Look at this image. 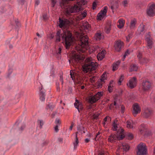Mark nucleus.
<instances>
[{"label": "nucleus", "instance_id": "obj_1", "mask_svg": "<svg viewBox=\"0 0 155 155\" xmlns=\"http://www.w3.org/2000/svg\"><path fill=\"white\" fill-rule=\"evenodd\" d=\"M61 36L63 40L65 42V47L67 49H68L70 46L73 43L74 38L72 33L70 31H66L63 33L61 34L60 31L57 32L56 35V41L59 42L61 40Z\"/></svg>", "mask_w": 155, "mask_h": 155}, {"label": "nucleus", "instance_id": "obj_2", "mask_svg": "<svg viewBox=\"0 0 155 155\" xmlns=\"http://www.w3.org/2000/svg\"><path fill=\"white\" fill-rule=\"evenodd\" d=\"M98 66L97 63L92 61L91 58H88L85 60V63L83 66V70L85 73L95 70Z\"/></svg>", "mask_w": 155, "mask_h": 155}, {"label": "nucleus", "instance_id": "obj_3", "mask_svg": "<svg viewBox=\"0 0 155 155\" xmlns=\"http://www.w3.org/2000/svg\"><path fill=\"white\" fill-rule=\"evenodd\" d=\"M81 2H78L77 4L72 6H65V5L63 4V6L61 5L62 8H64L65 9V12L67 14L69 15L71 13L77 12L83 10V8L80 6Z\"/></svg>", "mask_w": 155, "mask_h": 155}, {"label": "nucleus", "instance_id": "obj_4", "mask_svg": "<svg viewBox=\"0 0 155 155\" xmlns=\"http://www.w3.org/2000/svg\"><path fill=\"white\" fill-rule=\"evenodd\" d=\"M147 148L145 144L140 143L137 146V155H146Z\"/></svg>", "mask_w": 155, "mask_h": 155}, {"label": "nucleus", "instance_id": "obj_5", "mask_svg": "<svg viewBox=\"0 0 155 155\" xmlns=\"http://www.w3.org/2000/svg\"><path fill=\"white\" fill-rule=\"evenodd\" d=\"M88 38L87 36L84 35L80 38L78 45L81 48L87 49L88 47Z\"/></svg>", "mask_w": 155, "mask_h": 155}, {"label": "nucleus", "instance_id": "obj_6", "mask_svg": "<svg viewBox=\"0 0 155 155\" xmlns=\"http://www.w3.org/2000/svg\"><path fill=\"white\" fill-rule=\"evenodd\" d=\"M146 13L150 17L155 15V4L151 3L148 4L147 8Z\"/></svg>", "mask_w": 155, "mask_h": 155}, {"label": "nucleus", "instance_id": "obj_7", "mask_svg": "<svg viewBox=\"0 0 155 155\" xmlns=\"http://www.w3.org/2000/svg\"><path fill=\"white\" fill-rule=\"evenodd\" d=\"M103 95L101 92H98L94 96H91L89 98V101L90 103L93 104L99 100Z\"/></svg>", "mask_w": 155, "mask_h": 155}, {"label": "nucleus", "instance_id": "obj_8", "mask_svg": "<svg viewBox=\"0 0 155 155\" xmlns=\"http://www.w3.org/2000/svg\"><path fill=\"white\" fill-rule=\"evenodd\" d=\"M152 84L149 81H143L142 83V90L144 91H147L149 90L151 87Z\"/></svg>", "mask_w": 155, "mask_h": 155}, {"label": "nucleus", "instance_id": "obj_9", "mask_svg": "<svg viewBox=\"0 0 155 155\" xmlns=\"http://www.w3.org/2000/svg\"><path fill=\"white\" fill-rule=\"evenodd\" d=\"M137 80L135 77H133L130 79L127 83L128 87L132 89L135 87L137 85Z\"/></svg>", "mask_w": 155, "mask_h": 155}, {"label": "nucleus", "instance_id": "obj_10", "mask_svg": "<svg viewBox=\"0 0 155 155\" xmlns=\"http://www.w3.org/2000/svg\"><path fill=\"white\" fill-rule=\"evenodd\" d=\"M133 111L132 113L134 116L141 111L140 108L137 103H135L133 105Z\"/></svg>", "mask_w": 155, "mask_h": 155}, {"label": "nucleus", "instance_id": "obj_11", "mask_svg": "<svg viewBox=\"0 0 155 155\" xmlns=\"http://www.w3.org/2000/svg\"><path fill=\"white\" fill-rule=\"evenodd\" d=\"M107 6H105L104 9L101 10L97 15V19L101 20L104 17V16L106 15L107 12Z\"/></svg>", "mask_w": 155, "mask_h": 155}, {"label": "nucleus", "instance_id": "obj_12", "mask_svg": "<svg viewBox=\"0 0 155 155\" xmlns=\"http://www.w3.org/2000/svg\"><path fill=\"white\" fill-rule=\"evenodd\" d=\"M123 46V43L120 40L116 41L114 44V47L116 51L119 52Z\"/></svg>", "mask_w": 155, "mask_h": 155}, {"label": "nucleus", "instance_id": "obj_13", "mask_svg": "<svg viewBox=\"0 0 155 155\" xmlns=\"http://www.w3.org/2000/svg\"><path fill=\"white\" fill-rule=\"evenodd\" d=\"M152 114V111L151 110L148 108L145 109L143 113V116L146 118L149 117Z\"/></svg>", "mask_w": 155, "mask_h": 155}, {"label": "nucleus", "instance_id": "obj_14", "mask_svg": "<svg viewBox=\"0 0 155 155\" xmlns=\"http://www.w3.org/2000/svg\"><path fill=\"white\" fill-rule=\"evenodd\" d=\"M82 28H83L86 32H88L91 28V25L87 21L84 22L83 23Z\"/></svg>", "mask_w": 155, "mask_h": 155}, {"label": "nucleus", "instance_id": "obj_15", "mask_svg": "<svg viewBox=\"0 0 155 155\" xmlns=\"http://www.w3.org/2000/svg\"><path fill=\"white\" fill-rule=\"evenodd\" d=\"M137 23L136 19L134 18L131 20L130 24L129 25L130 29L132 30H134L136 27V25Z\"/></svg>", "mask_w": 155, "mask_h": 155}, {"label": "nucleus", "instance_id": "obj_16", "mask_svg": "<svg viewBox=\"0 0 155 155\" xmlns=\"http://www.w3.org/2000/svg\"><path fill=\"white\" fill-rule=\"evenodd\" d=\"M111 5L110 8L112 10L113 12L114 13V9H116L118 7V2L116 0H113L111 2Z\"/></svg>", "mask_w": 155, "mask_h": 155}, {"label": "nucleus", "instance_id": "obj_17", "mask_svg": "<svg viewBox=\"0 0 155 155\" xmlns=\"http://www.w3.org/2000/svg\"><path fill=\"white\" fill-rule=\"evenodd\" d=\"M81 59V57L80 55H74L73 57L72 61L74 63H77Z\"/></svg>", "mask_w": 155, "mask_h": 155}, {"label": "nucleus", "instance_id": "obj_18", "mask_svg": "<svg viewBox=\"0 0 155 155\" xmlns=\"http://www.w3.org/2000/svg\"><path fill=\"white\" fill-rule=\"evenodd\" d=\"M74 105L75 108L78 109L79 112H80V110L82 109V106L81 103L79 102L78 101L77 99L76 100L75 102L74 103Z\"/></svg>", "mask_w": 155, "mask_h": 155}, {"label": "nucleus", "instance_id": "obj_19", "mask_svg": "<svg viewBox=\"0 0 155 155\" xmlns=\"http://www.w3.org/2000/svg\"><path fill=\"white\" fill-rule=\"evenodd\" d=\"M118 137H117V134H111L109 137L108 139V141L111 142H113L114 140H117Z\"/></svg>", "mask_w": 155, "mask_h": 155}, {"label": "nucleus", "instance_id": "obj_20", "mask_svg": "<svg viewBox=\"0 0 155 155\" xmlns=\"http://www.w3.org/2000/svg\"><path fill=\"white\" fill-rule=\"evenodd\" d=\"M39 89L40 90V92L39 93V96H40V98L41 101H44L45 100V92L43 91H41L42 89V88H39Z\"/></svg>", "mask_w": 155, "mask_h": 155}, {"label": "nucleus", "instance_id": "obj_21", "mask_svg": "<svg viewBox=\"0 0 155 155\" xmlns=\"http://www.w3.org/2000/svg\"><path fill=\"white\" fill-rule=\"evenodd\" d=\"M119 24L117 25V27L120 29L122 28L124 26L125 21L123 19H120L118 21Z\"/></svg>", "mask_w": 155, "mask_h": 155}, {"label": "nucleus", "instance_id": "obj_22", "mask_svg": "<svg viewBox=\"0 0 155 155\" xmlns=\"http://www.w3.org/2000/svg\"><path fill=\"white\" fill-rule=\"evenodd\" d=\"M105 53L102 51L101 53H99L97 55V58L98 60H101L105 56Z\"/></svg>", "mask_w": 155, "mask_h": 155}, {"label": "nucleus", "instance_id": "obj_23", "mask_svg": "<svg viewBox=\"0 0 155 155\" xmlns=\"http://www.w3.org/2000/svg\"><path fill=\"white\" fill-rule=\"evenodd\" d=\"M138 31L140 34L143 33L144 32V25L141 24L138 28Z\"/></svg>", "mask_w": 155, "mask_h": 155}, {"label": "nucleus", "instance_id": "obj_24", "mask_svg": "<svg viewBox=\"0 0 155 155\" xmlns=\"http://www.w3.org/2000/svg\"><path fill=\"white\" fill-rule=\"evenodd\" d=\"M67 21V20L66 19L64 21L63 20L61 19L60 18H59V26L60 28H62L63 26H64L65 25V24Z\"/></svg>", "mask_w": 155, "mask_h": 155}, {"label": "nucleus", "instance_id": "obj_25", "mask_svg": "<svg viewBox=\"0 0 155 155\" xmlns=\"http://www.w3.org/2000/svg\"><path fill=\"white\" fill-rule=\"evenodd\" d=\"M120 148L123 149L124 150L127 151L129 150L130 146L127 144H122V147H121Z\"/></svg>", "mask_w": 155, "mask_h": 155}, {"label": "nucleus", "instance_id": "obj_26", "mask_svg": "<svg viewBox=\"0 0 155 155\" xmlns=\"http://www.w3.org/2000/svg\"><path fill=\"white\" fill-rule=\"evenodd\" d=\"M120 63V61H118L113 64V71H115L118 69V65Z\"/></svg>", "mask_w": 155, "mask_h": 155}, {"label": "nucleus", "instance_id": "obj_27", "mask_svg": "<svg viewBox=\"0 0 155 155\" xmlns=\"http://www.w3.org/2000/svg\"><path fill=\"white\" fill-rule=\"evenodd\" d=\"M111 29V25L108 24L105 27V31L107 34L109 33Z\"/></svg>", "mask_w": 155, "mask_h": 155}, {"label": "nucleus", "instance_id": "obj_28", "mask_svg": "<svg viewBox=\"0 0 155 155\" xmlns=\"http://www.w3.org/2000/svg\"><path fill=\"white\" fill-rule=\"evenodd\" d=\"M130 68V71H136L138 69V66L135 64L131 65Z\"/></svg>", "mask_w": 155, "mask_h": 155}, {"label": "nucleus", "instance_id": "obj_29", "mask_svg": "<svg viewBox=\"0 0 155 155\" xmlns=\"http://www.w3.org/2000/svg\"><path fill=\"white\" fill-rule=\"evenodd\" d=\"M102 36L100 33H96L94 36V38L95 39L97 40H100Z\"/></svg>", "mask_w": 155, "mask_h": 155}, {"label": "nucleus", "instance_id": "obj_30", "mask_svg": "<svg viewBox=\"0 0 155 155\" xmlns=\"http://www.w3.org/2000/svg\"><path fill=\"white\" fill-rule=\"evenodd\" d=\"M147 44V47L149 48H152V45H153V42L152 39L146 40Z\"/></svg>", "mask_w": 155, "mask_h": 155}, {"label": "nucleus", "instance_id": "obj_31", "mask_svg": "<svg viewBox=\"0 0 155 155\" xmlns=\"http://www.w3.org/2000/svg\"><path fill=\"white\" fill-rule=\"evenodd\" d=\"M87 15V13L84 11L83 13H82L78 17L79 19L80 20L83 19Z\"/></svg>", "mask_w": 155, "mask_h": 155}, {"label": "nucleus", "instance_id": "obj_32", "mask_svg": "<svg viewBox=\"0 0 155 155\" xmlns=\"http://www.w3.org/2000/svg\"><path fill=\"white\" fill-rule=\"evenodd\" d=\"M78 143L79 141L78 140V137H75V141L73 143V144L74 145V149H75L76 148H77Z\"/></svg>", "mask_w": 155, "mask_h": 155}, {"label": "nucleus", "instance_id": "obj_33", "mask_svg": "<svg viewBox=\"0 0 155 155\" xmlns=\"http://www.w3.org/2000/svg\"><path fill=\"white\" fill-rule=\"evenodd\" d=\"M140 62L142 64H143L144 63H147L148 61V60L146 58H144L140 59Z\"/></svg>", "mask_w": 155, "mask_h": 155}, {"label": "nucleus", "instance_id": "obj_34", "mask_svg": "<svg viewBox=\"0 0 155 155\" xmlns=\"http://www.w3.org/2000/svg\"><path fill=\"white\" fill-rule=\"evenodd\" d=\"M113 81H111L110 82L109 86H108V90L110 92H111L112 91V88L113 87V85H112V83H113Z\"/></svg>", "mask_w": 155, "mask_h": 155}, {"label": "nucleus", "instance_id": "obj_35", "mask_svg": "<svg viewBox=\"0 0 155 155\" xmlns=\"http://www.w3.org/2000/svg\"><path fill=\"white\" fill-rule=\"evenodd\" d=\"M106 74L104 73L101 76V78L100 79L101 82H104L105 79H106Z\"/></svg>", "mask_w": 155, "mask_h": 155}, {"label": "nucleus", "instance_id": "obj_36", "mask_svg": "<svg viewBox=\"0 0 155 155\" xmlns=\"http://www.w3.org/2000/svg\"><path fill=\"white\" fill-rule=\"evenodd\" d=\"M54 106L51 104H49L47 105V109H49L52 110L54 107Z\"/></svg>", "mask_w": 155, "mask_h": 155}, {"label": "nucleus", "instance_id": "obj_37", "mask_svg": "<svg viewBox=\"0 0 155 155\" xmlns=\"http://www.w3.org/2000/svg\"><path fill=\"white\" fill-rule=\"evenodd\" d=\"M127 127L128 128H132L133 127V126L132 124H131V123L128 120L127 121Z\"/></svg>", "mask_w": 155, "mask_h": 155}, {"label": "nucleus", "instance_id": "obj_38", "mask_svg": "<svg viewBox=\"0 0 155 155\" xmlns=\"http://www.w3.org/2000/svg\"><path fill=\"white\" fill-rule=\"evenodd\" d=\"M84 128L83 127H81L80 126H78L77 127V130L79 132H81L82 130H84Z\"/></svg>", "mask_w": 155, "mask_h": 155}, {"label": "nucleus", "instance_id": "obj_39", "mask_svg": "<svg viewBox=\"0 0 155 155\" xmlns=\"http://www.w3.org/2000/svg\"><path fill=\"white\" fill-rule=\"evenodd\" d=\"M38 123L40 125V129L42 128V126L44 124V122L42 120H38Z\"/></svg>", "mask_w": 155, "mask_h": 155}, {"label": "nucleus", "instance_id": "obj_40", "mask_svg": "<svg viewBox=\"0 0 155 155\" xmlns=\"http://www.w3.org/2000/svg\"><path fill=\"white\" fill-rule=\"evenodd\" d=\"M133 33H131L126 37V41L127 42H129V40L130 38H132V37Z\"/></svg>", "mask_w": 155, "mask_h": 155}, {"label": "nucleus", "instance_id": "obj_41", "mask_svg": "<svg viewBox=\"0 0 155 155\" xmlns=\"http://www.w3.org/2000/svg\"><path fill=\"white\" fill-rule=\"evenodd\" d=\"M124 78V75H121L118 81V84L119 85H120L122 81H123Z\"/></svg>", "mask_w": 155, "mask_h": 155}, {"label": "nucleus", "instance_id": "obj_42", "mask_svg": "<svg viewBox=\"0 0 155 155\" xmlns=\"http://www.w3.org/2000/svg\"><path fill=\"white\" fill-rule=\"evenodd\" d=\"M150 39H152V38H151L150 32H149L146 36V40Z\"/></svg>", "mask_w": 155, "mask_h": 155}, {"label": "nucleus", "instance_id": "obj_43", "mask_svg": "<svg viewBox=\"0 0 155 155\" xmlns=\"http://www.w3.org/2000/svg\"><path fill=\"white\" fill-rule=\"evenodd\" d=\"M100 115V114H94L93 116V119L97 120L98 119V117Z\"/></svg>", "mask_w": 155, "mask_h": 155}, {"label": "nucleus", "instance_id": "obj_44", "mask_svg": "<svg viewBox=\"0 0 155 155\" xmlns=\"http://www.w3.org/2000/svg\"><path fill=\"white\" fill-rule=\"evenodd\" d=\"M56 3V0H51V7H54L55 4Z\"/></svg>", "mask_w": 155, "mask_h": 155}, {"label": "nucleus", "instance_id": "obj_45", "mask_svg": "<svg viewBox=\"0 0 155 155\" xmlns=\"http://www.w3.org/2000/svg\"><path fill=\"white\" fill-rule=\"evenodd\" d=\"M97 87L98 88H101L102 87V84L101 83L100 81H98L97 82Z\"/></svg>", "mask_w": 155, "mask_h": 155}, {"label": "nucleus", "instance_id": "obj_46", "mask_svg": "<svg viewBox=\"0 0 155 155\" xmlns=\"http://www.w3.org/2000/svg\"><path fill=\"white\" fill-rule=\"evenodd\" d=\"M117 137H118L117 140H120L123 139L124 137V136L123 135H121L120 136L117 135Z\"/></svg>", "mask_w": 155, "mask_h": 155}, {"label": "nucleus", "instance_id": "obj_47", "mask_svg": "<svg viewBox=\"0 0 155 155\" xmlns=\"http://www.w3.org/2000/svg\"><path fill=\"white\" fill-rule=\"evenodd\" d=\"M127 136L128 139L130 140H132L133 137L132 134L131 133L127 135Z\"/></svg>", "mask_w": 155, "mask_h": 155}, {"label": "nucleus", "instance_id": "obj_48", "mask_svg": "<svg viewBox=\"0 0 155 155\" xmlns=\"http://www.w3.org/2000/svg\"><path fill=\"white\" fill-rule=\"evenodd\" d=\"M43 18L44 20H46L48 18V16L46 14H45L43 15Z\"/></svg>", "mask_w": 155, "mask_h": 155}, {"label": "nucleus", "instance_id": "obj_49", "mask_svg": "<svg viewBox=\"0 0 155 155\" xmlns=\"http://www.w3.org/2000/svg\"><path fill=\"white\" fill-rule=\"evenodd\" d=\"M113 127L114 128L113 129L114 130L117 131V124L114 122L113 123Z\"/></svg>", "mask_w": 155, "mask_h": 155}, {"label": "nucleus", "instance_id": "obj_50", "mask_svg": "<svg viewBox=\"0 0 155 155\" xmlns=\"http://www.w3.org/2000/svg\"><path fill=\"white\" fill-rule=\"evenodd\" d=\"M125 110V107L123 105H121V111L122 113H123L124 112Z\"/></svg>", "mask_w": 155, "mask_h": 155}, {"label": "nucleus", "instance_id": "obj_51", "mask_svg": "<svg viewBox=\"0 0 155 155\" xmlns=\"http://www.w3.org/2000/svg\"><path fill=\"white\" fill-rule=\"evenodd\" d=\"M54 130L56 133L58 132L59 130L58 128V125H56L54 127Z\"/></svg>", "mask_w": 155, "mask_h": 155}, {"label": "nucleus", "instance_id": "obj_52", "mask_svg": "<svg viewBox=\"0 0 155 155\" xmlns=\"http://www.w3.org/2000/svg\"><path fill=\"white\" fill-rule=\"evenodd\" d=\"M55 123V124H56V125H58V124H59L60 125V123L59 119L57 118L56 119Z\"/></svg>", "mask_w": 155, "mask_h": 155}, {"label": "nucleus", "instance_id": "obj_53", "mask_svg": "<svg viewBox=\"0 0 155 155\" xmlns=\"http://www.w3.org/2000/svg\"><path fill=\"white\" fill-rule=\"evenodd\" d=\"M81 5H84L87 2L84 0H81Z\"/></svg>", "mask_w": 155, "mask_h": 155}, {"label": "nucleus", "instance_id": "obj_54", "mask_svg": "<svg viewBox=\"0 0 155 155\" xmlns=\"http://www.w3.org/2000/svg\"><path fill=\"white\" fill-rule=\"evenodd\" d=\"M100 134H101V133L99 132H98V133L97 134L96 136V137L95 139L96 140H98V139H99L98 136Z\"/></svg>", "mask_w": 155, "mask_h": 155}, {"label": "nucleus", "instance_id": "obj_55", "mask_svg": "<svg viewBox=\"0 0 155 155\" xmlns=\"http://www.w3.org/2000/svg\"><path fill=\"white\" fill-rule=\"evenodd\" d=\"M61 47H60L58 48V52H57L56 53L57 54H60L61 53Z\"/></svg>", "mask_w": 155, "mask_h": 155}, {"label": "nucleus", "instance_id": "obj_56", "mask_svg": "<svg viewBox=\"0 0 155 155\" xmlns=\"http://www.w3.org/2000/svg\"><path fill=\"white\" fill-rule=\"evenodd\" d=\"M93 9H95L96 8L97 4L95 2H94L93 3Z\"/></svg>", "mask_w": 155, "mask_h": 155}, {"label": "nucleus", "instance_id": "obj_57", "mask_svg": "<svg viewBox=\"0 0 155 155\" xmlns=\"http://www.w3.org/2000/svg\"><path fill=\"white\" fill-rule=\"evenodd\" d=\"M60 81L61 82L62 84H63V76L62 75H61L60 76Z\"/></svg>", "mask_w": 155, "mask_h": 155}, {"label": "nucleus", "instance_id": "obj_58", "mask_svg": "<svg viewBox=\"0 0 155 155\" xmlns=\"http://www.w3.org/2000/svg\"><path fill=\"white\" fill-rule=\"evenodd\" d=\"M127 4V1L126 0H125L123 1V4L124 6H126Z\"/></svg>", "mask_w": 155, "mask_h": 155}, {"label": "nucleus", "instance_id": "obj_59", "mask_svg": "<svg viewBox=\"0 0 155 155\" xmlns=\"http://www.w3.org/2000/svg\"><path fill=\"white\" fill-rule=\"evenodd\" d=\"M142 56V55L140 53H139L138 55H137V57L140 60V59H141L142 58H141V57Z\"/></svg>", "mask_w": 155, "mask_h": 155}, {"label": "nucleus", "instance_id": "obj_60", "mask_svg": "<svg viewBox=\"0 0 155 155\" xmlns=\"http://www.w3.org/2000/svg\"><path fill=\"white\" fill-rule=\"evenodd\" d=\"M108 117L109 118H110V119H111V118H110V117H106L104 118V124H105V122H106L107 121V118Z\"/></svg>", "mask_w": 155, "mask_h": 155}, {"label": "nucleus", "instance_id": "obj_61", "mask_svg": "<svg viewBox=\"0 0 155 155\" xmlns=\"http://www.w3.org/2000/svg\"><path fill=\"white\" fill-rule=\"evenodd\" d=\"M71 71H70V75L71 76V78H72V79L73 80L74 79V78H73V74H72Z\"/></svg>", "mask_w": 155, "mask_h": 155}, {"label": "nucleus", "instance_id": "obj_62", "mask_svg": "<svg viewBox=\"0 0 155 155\" xmlns=\"http://www.w3.org/2000/svg\"><path fill=\"white\" fill-rule=\"evenodd\" d=\"M25 125H23L21 126V127L20 128L19 130H23V129H24V128H25Z\"/></svg>", "mask_w": 155, "mask_h": 155}, {"label": "nucleus", "instance_id": "obj_63", "mask_svg": "<svg viewBox=\"0 0 155 155\" xmlns=\"http://www.w3.org/2000/svg\"><path fill=\"white\" fill-rule=\"evenodd\" d=\"M15 22L17 26H19L20 25V24L18 21H16Z\"/></svg>", "mask_w": 155, "mask_h": 155}, {"label": "nucleus", "instance_id": "obj_64", "mask_svg": "<svg viewBox=\"0 0 155 155\" xmlns=\"http://www.w3.org/2000/svg\"><path fill=\"white\" fill-rule=\"evenodd\" d=\"M90 140L89 138H86L85 140V142L86 143H88V142Z\"/></svg>", "mask_w": 155, "mask_h": 155}]
</instances>
